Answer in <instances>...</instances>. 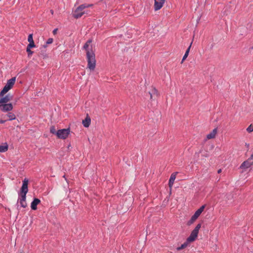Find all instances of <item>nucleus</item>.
Segmentation results:
<instances>
[{
	"label": "nucleus",
	"instance_id": "obj_1",
	"mask_svg": "<svg viewBox=\"0 0 253 253\" xmlns=\"http://www.w3.org/2000/svg\"><path fill=\"white\" fill-rule=\"evenodd\" d=\"M91 42V40H88L84 44L83 48L86 51L87 68L90 70L93 71L96 66V60L94 52L91 48H89V44Z\"/></svg>",
	"mask_w": 253,
	"mask_h": 253
},
{
	"label": "nucleus",
	"instance_id": "obj_2",
	"mask_svg": "<svg viewBox=\"0 0 253 253\" xmlns=\"http://www.w3.org/2000/svg\"><path fill=\"white\" fill-rule=\"evenodd\" d=\"M29 180L27 178H25L23 180L22 187L20 189V192L18 193V199L17 203H19L21 207L25 208L27 205L26 202V194L28 192V185Z\"/></svg>",
	"mask_w": 253,
	"mask_h": 253
},
{
	"label": "nucleus",
	"instance_id": "obj_3",
	"mask_svg": "<svg viewBox=\"0 0 253 253\" xmlns=\"http://www.w3.org/2000/svg\"><path fill=\"white\" fill-rule=\"evenodd\" d=\"M201 227V223H198L195 228L191 232L190 236L187 238L186 241L182 244L180 247L176 248L177 251H180L187 247L189 243L194 241L198 236L199 231Z\"/></svg>",
	"mask_w": 253,
	"mask_h": 253
},
{
	"label": "nucleus",
	"instance_id": "obj_4",
	"mask_svg": "<svg viewBox=\"0 0 253 253\" xmlns=\"http://www.w3.org/2000/svg\"><path fill=\"white\" fill-rule=\"evenodd\" d=\"M92 6V4H82L80 5L74 11L73 16L76 19L81 17L84 13H85V11L84 9Z\"/></svg>",
	"mask_w": 253,
	"mask_h": 253
},
{
	"label": "nucleus",
	"instance_id": "obj_5",
	"mask_svg": "<svg viewBox=\"0 0 253 253\" xmlns=\"http://www.w3.org/2000/svg\"><path fill=\"white\" fill-rule=\"evenodd\" d=\"M252 167H253V153L247 160L241 164L239 169H242L243 172L248 169H251Z\"/></svg>",
	"mask_w": 253,
	"mask_h": 253
},
{
	"label": "nucleus",
	"instance_id": "obj_6",
	"mask_svg": "<svg viewBox=\"0 0 253 253\" xmlns=\"http://www.w3.org/2000/svg\"><path fill=\"white\" fill-rule=\"evenodd\" d=\"M16 77H13L7 81V83L0 92V96H2L10 90L15 84Z\"/></svg>",
	"mask_w": 253,
	"mask_h": 253
},
{
	"label": "nucleus",
	"instance_id": "obj_7",
	"mask_svg": "<svg viewBox=\"0 0 253 253\" xmlns=\"http://www.w3.org/2000/svg\"><path fill=\"white\" fill-rule=\"evenodd\" d=\"M70 132V129L69 128L59 129L57 131L56 135L60 139H65L68 136Z\"/></svg>",
	"mask_w": 253,
	"mask_h": 253
},
{
	"label": "nucleus",
	"instance_id": "obj_8",
	"mask_svg": "<svg viewBox=\"0 0 253 253\" xmlns=\"http://www.w3.org/2000/svg\"><path fill=\"white\" fill-rule=\"evenodd\" d=\"M13 106L11 103H0V110L4 112H8L12 110Z\"/></svg>",
	"mask_w": 253,
	"mask_h": 253
},
{
	"label": "nucleus",
	"instance_id": "obj_9",
	"mask_svg": "<svg viewBox=\"0 0 253 253\" xmlns=\"http://www.w3.org/2000/svg\"><path fill=\"white\" fill-rule=\"evenodd\" d=\"M166 0H154V9L157 11L160 9L165 3Z\"/></svg>",
	"mask_w": 253,
	"mask_h": 253
},
{
	"label": "nucleus",
	"instance_id": "obj_10",
	"mask_svg": "<svg viewBox=\"0 0 253 253\" xmlns=\"http://www.w3.org/2000/svg\"><path fill=\"white\" fill-rule=\"evenodd\" d=\"M41 203L40 199L38 198H34L31 204V208L33 210H36L37 209V205Z\"/></svg>",
	"mask_w": 253,
	"mask_h": 253
},
{
	"label": "nucleus",
	"instance_id": "obj_11",
	"mask_svg": "<svg viewBox=\"0 0 253 253\" xmlns=\"http://www.w3.org/2000/svg\"><path fill=\"white\" fill-rule=\"evenodd\" d=\"M12 96L9 94H7L4 97L0 98V103H7L8 101L11 100Z\"/></svg>",
	"mask_w": 253,
	"mask_h": 253
},
{
	"label": "nucleus",
	"instance_id": "obj_12",
	"mask_svg": "<svg viewBox=\"0 0 253 253\" xmlns=\"http://www.w3.org/2000/svg\"><path fill=\"white\" fill-rule=\"evenodd\" d=\"M177 172H173L172 173L170 177V178L169 179V185L170 188H171L173 185L174 181L176 178V175L177 174Z\"/></svg>",
	"mask_w": 253,
	"mask_h": 253
},
{
	"label": "nucleus",
	"instance_id": "obj_13",
	"mask_svg": "<svg viewBox=\"0 0 253 253\" xmlns=\"http://www.w3.org/2000/svg\"><path fill=\"white\" fill-rule=\"evenodd\" d=\"M217 132V128H214L210 133H209L208 134H207V138L208 139H211L214 138L216 136Z\"/></svg>",
	"mask_w": 253,
	"mask_h": 253
},
{
	"label": "nucleus",
	"instance_id": "obj_14",
	"mask_svg": "<svg viewBox=\"0 0 253 253\" xmlns=\"http://www.w3.org/2000/svg\"><path fill=\"white\" fill-rule=\"evenodd\" d=\"M90 123H91V119L88 115H87L85 119L84 120H83V122H82L83 125H84V126L85 127H88L89 126Z\"/></svg>",
	"mask_w": 253,
	"mask_h": 253
},
{
	"label": "nucleus",
	"instance_id": "obj_15",
	"mask_svg": "<svg viewBox=\"0 0 253 253\" xmlns=\"http://www.w3.org/2000/svg\"><path fill=\"white\" fill-rule=\"evenodd\" d=\"M150 95V99L153 100V97H154V99L155 98V96H158V91L157 89L155 88H153L151 92H149Z\"/></svg>",
	"mask_w": 253,
	"mask_h": 253
},
{
	"label": "nucleus",
	"instance_id": "obj_16",
	"mask_svg": "<svg viewBox=\"0 0 253 253\" xmlns=\"http://www.w3.org/2000/svg\"><path fill=\"white\" fill-rule=\"evenodd\" d=\"M8 145L5 143L2 145H0V152H5L8 150Z\"/></svg>",
	"mask_w": 253,
	"mask_h": 253
},
{
	"label": "nucleus",
	"instance_id": "obj_17",
	"mask_svg": "<svg viewBox=\"0 0 253 253\" xmlns=\"http://www.w3.org/2000/svg\"><path fill=\"white\" fill-rule=\"evenodd\" d=\"M191 44H192V42L190 43V45H189V46L188 47V48L187 49L183 58H182V61H181V63H182L185 59L187 57V56H188V54H189V51H190V47H191Z\"/></svg>",
	"mask_w": 253,
	"mask_h": 253
},
{
	"label": "nucleus",
	"instance_id": "obj_18",
	"mask_svg": "<svg viewBox=\"0 0 253 253\" xmlns=\"http://www.w3.org/2000/svg\"><path fill=\"white\" fill-rule=\"evenodd\" d=\"M7 116L9 118L8 120L9 121L14 120L16 119V116L15 114L11 112H9L7 114Z\"/></svg>",
	"mask_w": 253,
	"mask_h": 253
},
{
	"label": "nucleus",
	"instance_id": "obj_19",
	"mask_svg": "<svg viewBox=\"0 0 253 253\" xmlns=\"http://www.w3.org/2000/svg\"><path fill=\"white\" fill-rule=\"evenodd\" d=\"M205 208V205H203L195 211V213H196L197 214H198V215H199V216H200L202 212L204 211Z\"/></svg>",
	"mask_w": 253,
	"mask_h": 253
},
{
	"label": "nucleus",
	"instance_id": "obj_20",
	"mask_svg": "<svg viewBox=\"0 0 253 253\" xmlns=\"http://www.w3.org/2000/svg\"><path fill=\"white\" fill-rule=\"evenodd\" d=\"M196 219L195 218V217L193 216L192 215L190 219L188 221L187 225H191L196 221Z\"/></svg>",
	"mask_w": 253,
	"mask_h": 253
},
{
	"label": "nucleus",
	"instance_id": "obj_21",
	"mask_svg": "<svg viewBox=\"0 0 253 253\" xmlns=\"http://www.w3.org/2000/svg\"><path fill=\"white\" fill-rule=\"evenodd\" d=\"M50 132L52 134H55L56 135L57 131L54 126L50 127Z\"/></svg>",
	"mask_w": 253,
	"mask_h": 253
},
{
	"label": "nucleus",
	"instance_id": "obj_22",
	"mask_svg": "<svg viewBox=\"0 0 253 253\" xmlns=\"http://www.w3.org/2000/svg\"><path fill=\"white\" fill-rule=\"evenodd\" d=\"M35 44L34 43V42H29V44L27 45V48H32L33 47H35Z\"/></svg>",
	"mask_w": 253,
	"mask_h": 253
},
{
	"label": "nucleus",
	"instance_id": "obj_23",
	"mask_svg": "<svg viewBox=\"0 0 253 253\" xmlns=\"http://www.w3.org/2000/svg\"><path fill=\"white\" fill-rule=\"evenodd\" d=\"M26 51L28 53V57H30L33 53V51H32L30 48H26Z\"/></svg>",
	"mask_w": 253,
	"mask_h": 253
},
{
	"label": "nucleus",
	"instance_id": "obj_24",
	"mask_svg": "<svg viewBox=\"0 0 253 253\" xmlns=\"http://www.w3.org/2000/svg\"><path fill=\"white\" fill-rule=\"evenodd\" d=\"M247 131L249 133L253 131V125L249 126L247 128Z\"/></svg>",
	"mask_w": 253,
	"mask_h": 253
},
{
	"label": "nucleus",
	"instance_id": "obj_25",
	"mask_svg": "<svg viewBox=\"0 0 253 253\" xmlns=\"http://www.w3.org/2000/svg\"><path fill=\"white\" fill-rule=\"evenodd\" d=\"M28 41L29 42H34V40H33V35H32V34H30V35L28 36Z\"/></svg>",
	"mask_w": 253,
	"mask_h": 253
},
{
	"label": "nucleus",
	"instance_id": "obj_26",
	"mask_svg": "<svg viewBox=\"0 0 253 253\" xmlns=\"http://www.w3.org/2000/svg\"><path fill=\"white\" fill-rule=\"evenodd\" d=\"M53 40L52 38H49L47 40L46 43V44H51L53 42Z\"/></svg>",
	"mask_w": 253,
	"mask_h": 253
},
{
	"label": "nucleus",
	"instance_id": "obj_27",
	"mask_svg": "<svg viewBox=\"0 0 253 253\" xmlns=\"http://www.w3.org/2000/svg\"><path fill=\"white\" fill-rule=\"evenodd\" d=\"M193 216L195 217V218L197 219L199 216V215H198V214L195 212L194 214L193 215Z\"/></svg>",
	"mask_w": 253,
	"mask_h": 253
},
{
	"label": "nucleus",
	"instance_id": "obj_28",
	"mask_svg": "<svg viewBox=\"0 0 253 253\" xmlns=\"http://www.w3.org/2000/svg\"><path fill=\"white\" fill-rule=\"evenodd\" d=\"M41 54L43 58H45L47 57V55L45 53H43Z\"/></svg>",
	"mask_w": 253,
	"mask_h": 253
},
{
	"label": "nucleus",
	"instance_id": "obj_29",
	"mask_svg": "<svg viewBox=\"0 0 253 253\" xmlns=\"http://www.w3.org/2000/svg\"><path fill=\"white\" fill-rule=\"evenodd\" d=\"M57 29H54L53 31V34L54 35L56 34V33H57Z\"/></svg>",
	"mask_w": 253,
	"mask_h": 253
},
{
	"label": "nucleus",
	"instance_id": "obj_30",
	"mask_svg": "<svg viewBox=\"0 0 253 253\" xmlns=\"http://www.w3.org/2000/svg\"><path fill=\"white\" fill-rule=\"evenodd\" d=\"M5 121H6L5 120H0V124H3V123H4L5 122Z\"/></svg>",
	"mask_w": 253,
	"mask_h": 253
},
{
	"label": "nucleus",
	"instance_id": "obj_31",
	"mask_svg": "<svg viewBox=\"0 0 253 253\" xmlns=\"http://www.w3.org/2000/svg\"><path fill=\"white\" fill-rule=\"evenodd\" d=\"M47 44H46V43H45V45H43V48H45L46 47V46H47Z\"/></svg>",
	"mask_w": 253,
	"mask_h": 253
},
{
	"label": "nucleus",
	"instance_id": "obj_32",
	"mask_svg": "<svg viewBox=\"0 0 253 253\" xmlns=\"http://www.w3.org/2000/svg\"><path fill=\"white\" fill-rule=\"evenodd\" d=\"M221 172V169H218V171H217V172L218 173H220Z\"/></svg>",
	"mask_w": 253,
	"mask_h": 253
},
{
	"label": "nucleus",
	"instance_id": "obj_33",
	"mask_svg": "<svg viewBox=\"0 0 253 253\" xmlns=\"http://www.w3.org/2000/svg\"><path fill=\"white\" fill-rule=\"evenodd\" d=\"M50 12H51V13H52V14H53V10H50Z\"/></svg>",
	"mask_w": 253,
	"mask_h": 253
},
{
	"label": "nucleus",
	"instance_id": "obj_34",
	"mask_svg": "<svg viewBox=\"0 0 253 253\" xmlns=\"http://www.w3.org/2000/svg\"><path fill=\"white\" fill-rule=\"evenodd\" d=\"M63 177H64V178H65V180H67V179H66V178L65 177V175H64V176H63Z\"/></svg>",
	"mask_w": 253,
	"mask_h": 253
}]
</instances>
